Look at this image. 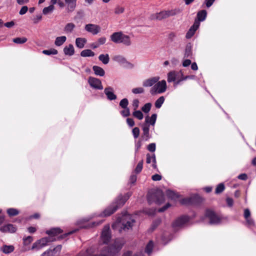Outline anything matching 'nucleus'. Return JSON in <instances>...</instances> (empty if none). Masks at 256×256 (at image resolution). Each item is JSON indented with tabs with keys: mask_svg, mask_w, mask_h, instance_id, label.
<instances>
[{
	"mask_svg": "<svg viewBox=\"0 0 256 256\" xmlns=\"http://www.w3.org/2000/svg\"><path fill=\"white\" fill-rule=\"evenodd\" d=\"M157 118V115L156 114H152L150 117L146 116L145 118V122L144 124H148L149 126H154Z\"/></svg>",
	"mask_w": 256,
	"mask_h": 256,
	"instance_id": "obj_23",
	"label": "nucleus"
},
{
	"mask_svg": "<svg viewBox=\"0 0 256 256\" xmlns=\"http://www.w3.org/2000/svg\"><path fill=\"white\" fill-rule=\"evenodd\" d=\"M122 116L124 117H127L130 116V110L129 108H124V110L120 112Z\"/></svg>",
	"mask_w": 256,
	"mask_h": 256,
	"instance_id": "obj_51",
	"label": "nucleus"
},
{
	"mask_svg": "<svg viewBox=\"0 0 256 256\" xmlns=\"http://www.w3.org/2000/svg\"><path fill=\"white\" fill-rule=\"evenodd\" d=\"M143 139L142 138H140L138 140H134V150H135V152H138L142 144V142Z\"/></svg>",
	"mask_w": 256,
	"mask_h": 256,
	"instance_id": "obj_33",
	"label": "nucleus"
},
{
	"mask_svg": "<svg viewBox=\"0 0 256 256\" xmlns=\"http://www.w3.org/2000/svg\"><path fill=\"white\" fill-rule=\"evenodd\" d=\"M164 102V98L163 96H160L155 102L154 105L156 108H160Z\"/></svg>",
	"mask_w": 256,
	"mask_h": 256,
	"instance_id": "obj_36",
	"label": "nucleus"
},
{
	"mask_svg": "<svg viewBox=\"0 0 256 256\" xmlns=\"http://www.w3.org/2000/svg\"><path fill=\"white\" fill-rule=\"evenodd\" d=\"M62 248V245H58L52 250V252H54L53 254H56V256H58L59 254L60 251L61 250Z\"/></svg>",
	"mask_w": 256,
	"mask_h": 256,
	"instance_id": "obj_56",
	"label": "nucleus"
},
{
	"mask_svg": "<svg viewBox=\"0 0 256 256\" xmlns=\"http://www.w3.org/2000/svg\"><path fill=\"white\" fill-rule=\"evenodd\" d=\"M98 59L104 64H106L109 62L110 57L108 54H101L98 56Z\"/></svg>",
	"mask_w": 256,
	"mask_h": 256,
	"instance_id": "obj_29",
	"label": "nucleus"
},
{
	"mask_svg": "<svg viewBox=\"0 0 256 256\" xmlns=\"http://www.w3.org/2000/svg\"><path fill=\"white\" fill-rule=\"evenodd\" d=\"M244 216L245 219L248 218L250 217V212L248 208L244 210Z\"/></svg>",
	"mask_w": 256,
	"mask_h": 256,
	"instance_id": "obj_61",
	"label": "nucleus"
},
{
	"mask_svg": "<svg viewBox=\"0 0 256 256\" xmlns=\"http://www.w3.org/2000/svg\"><path fill=\"white\" fill-rule=\"evenodd\" d=\"M151 106L150 103H147L142 108V110L145 113H148L150 110Z\"/></svg>",
	"mask_w": 256,
	"mask_h": 256,
	"instance_id": "obj_49",
	"label": "nucleus"
},
{
	"mask_svg": "<svg viewBox=\"0 0 256 256\" xmlns=\"http://www.w3.org/2000/svg\"><path fill=\"white\" fill-rule=\"evenodd\" d=\"M132 92L135 94H143L144 90L142 87H138L132 90Z\"/></svg>",
	"mask_w": 256,
	"mask_h": 256,
	"instance_id": "obj_43",
	"label": "nucleus"
},
{
	"mask_svg": "<svg viewBox=\"0 0 256 256\" xmlns=\"http://www.w3.org/2000/svg\"><path fill=\"white\" fill-rule=\"evenodd\" d=\"M122 256H144L142 252H138L133 254L132 251L128 250L122 254Z\"/></svg>",
	"mask_w": 256,
	"mask_h": 256,
	"instance_id": "obj_41",
	"label": "nucleus"
},
{
	"mask_svg": "<svg viewBox=\"0 0 256 256\" xmlns=\"http://www.w3.org/2000/svg\"><path fill=\"white\" fill-rule=\"evenodd\" d=\"M74 26H75L74 24L68 23L66 26L64 30L67 32H70L73 30Z\"/></svg>",
	"mask_w": 256,
	"mask_h": 256,
	"instance_id": "obj_48",
	"label": "nucleus"
},
{
	"mask_svg": "<svg viewBox=\"0 0 256 256\" xmlns=\"http://www.w3.org/2000/svg\"><path fill=\"white\" fill-rule=\"evenodd\" d=\"M148 150L150 152H154L156 150V144L155 143H151L148 145Z\"/></svg>",
	"mask_w": 256,
	"mask_h": 256,
	"instance_id": "obj_57",
	"label": "nucleus"
},
{
	"mask_svg": "<svg viewBox=\"0 0 256 256\" xmlns=\"http://www.w3.org/2000/svg\"><path fill=\"white\" fill-rule=\"evenodd\" d=\"M132 116L139 120H142L144 118L142 112L139 110H134L132 112Z\"/></svg>",
	"mask_w": 256,
	"mask_h": 256,
	"instance_id": "obj_35",
	"label": "nucleus"
},
{
	"mask_svg": "<svg viewBox=\"0 0 256 256\" xmlns=\"http://www.w3.org/2000/svg\"><path fill=\"white\" fill-rule=\"evenodd\" d=\"M160 14V16H170L174 14V13L170 11H163L161 12Z\"/></svg>",
	"mask_w": 256,
	"mask_h": 256,
	"instance_id": "obj_60",
	"label": "nucleus"
},
{
	"mask_svg": "<svg viewBox=\"0 0 256 256\" xmlns=\"http://www.w3.org/2000/svg\"><path fill=\"white\" fill-rule=\"evenodd\" d=\"M113 60L121 64H124L126 66L131 68L134 67V65L127 61L126 58L122 56L116 55L113 57Z\"/></svg>",
	"mask_w": 256,
	"mask_h": 256,
	"instance_id": "obj_11",
	"label": "nucleus"
},
{
	"mask_svg": "<svg viewBox=\"0 0 256 256\" xmlns=\"http://www.w3.org/2000/svg\"><path fill=\"white\" fill-rule=\"evenodd\" d=\"M54 252H52L51 250H48L43 252L41 256H56V254H53Z\"/></svg>",
	"mask_w": 256,
	"mask_h": 256,
	"instance_id": "obj_53",
	"label": "nucleus"
},
{
	"mask_svg": "<svg viewBox=\"0 0 256 256\" xmlns=\"http://www.w3.org/2000/svg\"><path fill=\"white\" fill-rule=\"evenodd\" d=\"M124 34L122 32H115L110 36V40L116 44H120Z\"/></svg>",
	"mask_w": 256,
	"mask_h": 256,
	"instance_id": "obj_18",
	"label": "nucleus"
},
{
	"mask_svg": "<svg viewBox=\"0 0 256 256\" xmlns=\"http://www.w3.org/2000/svg\"><path fill=\"white\" fill-rule=\"evenodd\" d=\"M28 10V8L27 6H23L21 8L20 10L19 14L20 15H23Z\"/></svg>",
	"mask_w": 256,
	"mask_h": 256,
	"instance_id": "obj_63",
	"label": "nucleus"
},
{
	"mask_svg": "<svg viewBox=\"0 0 256 256\" xmlns=\"http://www.w3.org/2000/svg\"><path fill=\"white\" fill-rule=\"evenodd\" d=\"M92 70L96 75L103 76L105 74V72L102 68L99 66H94L92 67Z\"/></svg>",
	"mask_w": 256,
	"mask_h": 256,
	"instance_id": "obj_25",
	"label": "nucleus"
},
{
	"mask_svg": "<svg viewBox=\"0 0 256 256\" xmlns=\"http://www.w3.org/2000/svg\"><path fill=\"white\" fill-rule=\"evenodd\" d=\"M128 100L126 98L122 99L120 102V106L122 108H128Z\"/></svg>",
	"mask_w": 256,
	"mask_h": 256,
	"instance_id": "obj_44",
	"label": "nucleus"
},
{
	"mask_svg": "<svg viewBox=\"0 0 256 256\" xmlns=\"http://www.w3.org/2000/svg\"><path fill=\"white\" fill-rule=\"evenodd\" d=\"M58 50L54 48H51L50 50H44L42 51V53L46 55H51V54H58Z\"/></svg>",
	"mask_w": 256,
	"mask_h": 256,
	"instance_id": "obj_45",
	"label": "nucleus"
},
{
	"mask_svg": "<svg viewBox=\"0 0 256 256\" xmlns=\"http://www.w3.org/2000/svg\"><path fill=\"white\" fill-rule=\"evenodd\" d=\"M192 46L191 43H188L185 48L184 57L191 58L192 54Z\"/></svg>",
	"mask_w": 256,
	"mask_h": 256,
	"instance_id": "obj_24",
	"label": "nucleus"
},
{
	"mask_svg": "<svg viewBox=\"0 0 256 256\" xmlns=\"http://www.w3.org/2000/svg\"><path fill=\"white\" fill-rule=\"evenodd\" d=\"M154 248V244L152 241L150 240L149 242L147 244L146 247L145 249V252L148 255H150L153 250Z\"/></svg>",
	"mask_w": 256,
	"mask_h": 256,
	"instance_id": "obj_32",
	"label": "nucleus"
},
{
	"mask_svg": "<svg viewBox=\"0 0 256 256\" xmlns=\"http://www.w3.org/2000/svg\"><path fill=\"white\" fill-rule=\"evenodd\" d=\"M156 160V158L154 154L151 155L150 154H146V162L147 164H150L152 162H155Z\"/></svg>",
	"mask_w": 256,
	"mask_h": 256,
	"instance_id": "obj_40",
	"label": "nucleus"
},
{
	"mask_svg": "<svg viewBox=\"0 0 256 256\" xmlns=\"http://www.w3.org/2000/svg\"><path fill=\"white\" fill-rule=\"evenodd\" d=\"M166 83L165 80L158 82L151 88L150 92L152 95L157 94H162L166 90Z\"/></svg>",
	"mask_w": 256,
	"mask_h": 256,
	"instance_id": "obj_6",
	"label": "nucleus"
},
{
	"mask_svg": "<svg viewBox=\"0 0 256 256\" xmlns=\"http://www.w3.org/2000/svg\"><path fill=\"white\" fill-rule=\"evenodd\" d=\"M62 230L59 228H52L49 230H47L46 233L49 236H52L53 238H55L54 236L61 234Z\"/></svg>",
	"mask_w": 256,
	"mask_h": 256,
	"instance_id": "obj_19",
	"label": "nucleus"
},
{
	"mask_svg": "<svg viewBox=\"0 0 256 256\" xmlns=\"http://www.w3.org/2000/svg\"><path fill=\"white\" fill-rule=\"evenodd\" d=\"M66 36L57 37L55 40L54 44L56 46H60L66 41Z\"/></svg>",
	"mask_w": 256,
	"mask_h": 256,
	"instance_id": "obj_31",
	"label": "nucleus"
},
{
	"mask_svg": "<svg viewBox=\"0 0 256 256\" xmlns=\"http://www.w3.org/2000/svg\"><path fill=\"white\" fill-rule=\"evenodd\" d=\"M245 220H246V225L248 227L251 228L255 226L254 221L251 217Z\"/></svg>",
	"mask_w": 256,
	"mask_h": 256,
	"instance_id": "obj_46",
	"label": "nucleus"
},
{
	"mask_svg": "<svg viewBox=\"0 0 256 256\" xmlns=\"http://www.w3.org/2000/svg\"><path fill=\"white\" fill-rule=\"evenodd\" d=\"M64 52L66 55L72 56L74 52V46L72 44H70L68 46L64 47Z\"/></svg>",
	"mask_w": 256,
	"mask_h": 256,
	"instance_id": "obj_26",
	"label": "nucleus"
},
{
	"mask_svg": "<svg viewBox=\"0 0 256 256\" xmlns=\"http://www.w3.org/2000/svg\"><path fill=\"white\" fill-rule=\"evenodd\" d=\"M224 188L225 186L224 184L222 183H220L217 186L216 188L215 193L216 194H220L224 190Z\"/></svg>",
	"mask_w": 256,
	"mask_h": 256,
	"instance_id": "obj_42",
	"label": "nucleus"
},
{
	"mask_svg": "<svg viewBox=\"0 0 256 256\" xmlns=\"http://www.w3.org/2000/svg\"><path fill=\"white\" fill-rule=\"evenodd\" d=\"M101 237L104 243H108L110 241V234L109 226H104L102 233Z\"/></svg>",
	"mask_w": 256,
	"mask_h": 256,
	"instance_id": "obj_15",
	"label": "nucleus"
},
{
	"mask_svg": "<svg viewBox=\"0 0 256 256\" xmlns=\"http://www.w3.org/2000/svg\"><path fill=\"white\" fill-rule=\"evenodd\" d=\"M85 30L92 34L95 35L98 34L100 30V28L96 24H88L85 26Z\"/></svg>",
	"mask_w": 256,
	"mask_h": 256,
	"instance_id": "obj_16",
	"label": "nucleus"
},
{
	"mask_svg": "<svg viewBox=\"0 0 256 256\" xmlns=\"http://www.w3.org/2000/svg\"><path fill=\"white\" fill-rule=\"evenodd\" d=\"M126 123L130 127H132L135 124L134 120L131 118H128L126 119Z\"/></svg>",
	"mask_w": 256,
	"mask_h": 256,
	"instance_id": "obj_62",
	"label": "nucleus"
},
{
	"mask_svg": "<svg viewBox=\"0 0 256 256\" xmlns=\"http://www.w3.org/2000/svg\"><path fill=\"white\" fill-rule=\"evenodd\" d=\"M140 130L138 128L135 127L132 130V134L135 140L138 138L140 136Z\"/></svg>",
	"mask_w": 256,
	"mask_h": 256,
	"instance_id": "obj_47",
	"label": "nucleus"
},
{
	"mask_svg": "<svg viewBox=\"0 0 256 256\" xmlns=\"http://www.w3.org/2000/svg\"><path fill=\"white\" fill-rule=\"evenodd\" d=\"M121 43L126 46H130L132 42L130 37L128 35L124 34L122 38Z\"/></svg>",
	"mask_w": 256,
	"mask_h": 256,
	"instance_id": "obj_28",
	"label": "nucleus"
},
{
	"mask_svg": "<svg viewBox=\"0 0 256 256\" xmlns=\"http://www.w3.org/2000/svg\"><path fill=\"white\" fill-rule=\"evenodd\" d=\"M16 230V228L12 224H8L2 226L0 228V230L4 232H14Z\"/></svg>",
	"mask_w": 256,
	"mask_h": 256,
	"instance_id": "obj_20",
	"label": "nucleus"
},
{
	"mask_svg": "<svg viewBox=\"0 0 256 256\" xmlns=\"http://www.w3.org/2000/svg\"><path fill=\"white\" fill-rule=\"evenodd\" d=\"M166 194L168 197L171 199H175L178 197V194L174 192L171 190H167Z\"/></svg>",
	"mask_w": 256,
	"mask_h": 256,
	"instance_id": "obj_38",
	"label": "nucleus"
},
{
	"mask_svg": "<svg viewBox=\"0 0 256 256\" xmlns=\"http://www.w3.org/2000/svg\"><path fill=\"white\" fill-rule=\"evenodd\" d=\"M124 244V242L122 239L118 238L112 244L104 247L100 254L94 256H119Z\"/></svg>",
	"mask_w": 256,
	"mask_h": 256,
	"instance_id": "obj_3",
	"label": "nucleus"
},
{
	"mask_svg": "<svg viewBox=\"0 0 256 256\" xmlns=\"http://www.w3.org/2000/svg\"><path fill=\"white\" fill-rule=\"evenodd\" d=\"M13 42L18 44H22L27 41V38L25 37L16 38L12 40Z\"/></svg>",
	"mask_w": 256,
	"mask_h": 256,
	"instance_id": "obj_39",
	"label": "nucleus"
},
{
	"mask_svg": "<svg viewBox=\"0 0 256 256\" xmlns=\"http://www.w3.org/2000/svg\"><path fill=\"white\" fill-rule=\"evenodd\" d=\"M160 80L159 76H154L145 80L142 82V86L144 87L154 86Z\"/></svg>",
	"mask_w": 256,
	"mask_h": 256,
	"instance_id": "obj_17",
	"label": "nucleus"
},
{
	"mask_svg": "<svg viewBox=\"0 0 256 256\" xmlns=\"http://www.w3.org/2000/svg\"><path fill=\"white\" fill-rule=\"evenodd\" d=\"M65 2L68 12H73L76 6V0H65Z\"/></svg>",
	"mask_w": 256,
	"mask_h": 256,
	"instance_id": "obj_21",
	"label": "nucleus"
},
{
	"mask_svg": "<svg viewBox=\"0 0 256 256\" xmlns=\"http://www.w3.org/2000/svg\"><path fill=\"white\" fill-rule=\"evenodd\" d=\"M205 216L209 220V223L210 224H219L222 220V216H218L213 211L209 210H206Z\"/></svg>",
	"mask_w": 256,
	"mask_h": 256,
	"instance_id": "obj_7",
	"label": "nucleus"
},
{
	"mask_svg": "<svg viewBox=\"0 0 256 256\" xmlns=\"http://www.w3.org/2000/svg\"><path fill=\"white\" fill-rule=\"evenodd\" d=\"M50 4H52L53 6L56 4H58L60 8H64V4L60 0H51Z\"/></svg>",
	"mask_w": 256,
	"mask_h": 256,
	"instance_id": "obj_54",
	"label": "nucleus"
},
{
	"mask_svg": "<svg viewBox=\"0 0 256 256\" xmlns=\"http://www.w3.org/2000/svg\"><path fill=\"white\" fill-rule=\"evenodd\" d=\"M135 220L132 216L128 214H124L121 217H118L116 220L112 224V228L121 232L122 230H128L131 228Z\"/></svg>",
	"mask_w": 256,
	"mask_h": 256,
	"instance_id": "obj_1",
	"label": "nucleus"
},
{
	"mask_svg": "<svg viewBox=\"0 0 256 256\" xmlns=\"http://www.w3.org/2000/svg\"><path fill=\"white\" fill-rule=\"evenodd\" d=\"M86 42V40L85 38H78L76 40V46L80 48H83Z\"/></svg>",
	"mask_w": 256,
	"mask_h": 256,
	"instance_id": "obj_27",
	"label": "nucleus"
},
{
	"mask_svg": "<svg viewBox=\"0 0 256 256\" xmlns=\"http://www.w3.org/2000/svg\"><path fill=\"white\" fill-rule=\"evenodd\" d=\"M189 217L186 216H182L178 218L172 223V226L174 228H179L183 226L189 220Z\"/></svg>",
	"mask_w": 256,
	"mask_h": 256,
	"instance_id": "obj_10",
	"label": "nucleus"
},
{
	"mask_svg": "<svg viewBox=\"0 0 256 256\" xmlns=\"http://www.w3.org/2000/svg\"><path fill=\"white\" fill-rule=\"evenodd\" d=\"M130 196L131 194L130 192L126 194L124 196H119L116 201L106 208L98 216L104 217L112 214L118 208L122 206L124 204Z\"/></svg>",
	"mask_w": 256,
	"mask_h": 256,
	"instance_id": "obj_2",
	"label": "nucleus"
},
{
	"mask_svg": "<svg viewBox=\"0 0 256 256\" xmlns=\"http://www.w3.org/2000/svg\"><path fill=\"white\" fill-rule=\"evenodd\" d=\"M54 10V6L51 4L50 6L44 8L43 10V14L44 15L50 14Z\"/></svg>",
	"mask_w": 256,
	"mask_h": 256,
	"instance_id": "obj_34",
	"label": "nucleus"
},
{
	"mask_svg": "<svg viewBox=\"0 0 256 256\" xmlns=\"http://www.w3.org/2000/svg\"><path fill=\"white\" fill-rule=\"evenodd\" d=\"M152 178L154 181H158L162 179V176L158 174H155L152 176Z\"/></svg>",
	"mask_w": 256,
	"mask_h": 256,
	"instance_id": "obj_64",
	"label": "nucleus"
},
{
	"mask_svg": "<svg viewBox=\"0 0 256 256\" xmlns=\"http://www.w3.org/2000/svg\"><path fill=\"white\" fill-rule=\"evenodd\" d=\"M6 212L8 216H16L19 214V211L14 208H8Z\"/></svg>",
	"mask_w": 256,
	"mask_h": 256,
	"instance_id": "obj_37",
	"label": "nucleus"
},
{
	"mask_svg": "<svg viewBox=\"0 0 256 256\" xmlns=\"http://www.w3.org/2000/svg\"><path fill=\"white\" fill-rule=\"evenodd\" d=\"M206 17H198V18L195 20L194 24L186 34V38H190L194 35L196 31L199 28L200 22L204 21L206 20Z\"/></svg>",
	"mask_w": 256,
	"mask_h": 256,
	"instance_id": "obj_8",
	"label": "nucleus"
},
{
	"mask_svg": "<svg viewBox=\"0 0 256 256\" xmlns=\"http://www.w3.org/2000/svg\"><path fill=\"white\" fill-rule=\"evenodd\" d=\"M182 74V70H172L168 74V82H174L180 77Z\"/></svg>",
	"mask_w": 256,
	"mask_h": 256,
	"instance_id": "obj_12",
	"label": "nucleus"
},
{
	"mask_svg": "<svg viewBox=\"0 0 256 256\" xmlns=\"http://www.w3.org/2000/svg\"><path fill=\"white\" fill-rule=\"evenodd\" d=\"M32 240V238L30 236H28L24 238V245L28 244Z\"/></svg>",
	"mask_w": 256,
	"mask_h": 256,
	"instance_id": "obj_58",
	"label": "nucleus"
},
{
	"mask_svg": "<svg viewBox=\"0 0 256 256\" xmlns=\"http://www.w3.org/2000/svg\"><path fill=\"white\" fill-rule=\"evenodd\" d=\"M124 7L120 6H117L114 10V14H121L124 12Z\"/></svg>",
	"mask_w": 256,
	"mask_h": 256,
	"instance_id": "obj_52",
	"label": "nucleus"
},
{
	"mask_svg": "<svg viewBox=\"0 0 256 256\" xmlns=\"http://www.w3.org/2000/svg\"><path fill=\"white\" fill-rule=\"evenodd\" d=\"M168 37L169 40L172 42L175 40L176 34L174 32H172L168 34Z\"/></svg>",
	"mask_w": 256,
	"mask_h": 256,
	"instance_id": "obj_59",
	"label": "nucleus"
},
{
	"mask_svg": "<svg viewBox=\"0 0 256 256\" xmlns=\"http://www.w3.org/2000/svg\"><path fill=\"white\" fill-rule=\"evenodd\" d=\"M139 100L138 99H134L132 100V106L134 108V110H137V108H138L139 106Z\"/></svg>",
	"mask_w": 256,
	"mask_h": 256,
	"instance_id": "obj_55",
	"label": "nucleus"
},
{
	"mask_svg": "<svg viewBox=\"0 0 256 256\" xmlns=\"http://www.w3.org/2000/svg\"><path fill=\"white\" fill-rule=\"evenodd\" d=\"M141 126L142 130V135L141 138L145 141H148L152 138L150 134V126L148 124H142Z\"/></svg>",
	"mask_w": 256,
	"mask_h": 256,
	"instance_id": "obj_13",
	"label": "nucleus"
},
{
	"mask_svg": "<svg viewBox=\"0 0 256 256\" xmlns=\"http://www.w3.org/2000/svg\"><path fill=\"white\" fill-rule=\"evenodd\" d=\"M94 52L89 49L83 50L80 52V56L82 57L94 56Z\"/></svg>",
	"mask_w": 256,
	"mask_h": 256,
	"instance_id": "obj_30",
	"label": "nucleus"
},
{
	"mask_svg": "<svg viewBox=\"0 0 256 256\" xmlns=\"http://www.w3.org/2000/svg\"><path fill=\"white\" fill-rule=\"evenodd\" d=\"M0 250L5 254H9L14 251V247L12 245L4 244L0 248Z\"/></svg>",
	"mask_w": 256,
	"mask_h": 256,
	"instance_id": "obj_22",
	"label": "nucleus"
},
{
	"mask_svg": "<svg viewBox=\"0 0 256 256\" xmlns=\"http://www.w3.org/2000/svg\"><path fill=\"white\" fill-rule=\"evenodd\" d=\"M104 93L106 96L108 100H114L116 99L117 96L114 94V90L111 86H107L104 90Z\"/></svg>",
	"mask_w": 256,
	"mask_h": 256,
	"instance_id": "obj_14",
	"label": "nucleus"
},
{
	"mask_svg": "<svg viewBox=\"0 0 256 256\" xmlns=\"http://www.w3.org/2000/svg\"><path fill=\"white\" fill-rule=\"evenodd\" d=\"M56 240V238L52 236L42 238L34 242L32 247V250H40L44 246H47L50 242Z\"/></svg>",
	"mask_w": 256,
	"mask_h": 256,
	"instance_id": "obj_5",
	"label": "nucleus"
},
{
	"mask_svg": "<svg viewBox=\"0 0 256 256\" xmlns=\"http://www.w3.org/2000/svg\"><path fill=\"white\" fill-rule=\"evenodd\" d=\"M164 200V196L162 191L158 190L154 192H148V201L150 204L155 202L160 204Z\"/></svg>",
	"mask_w": 256,
	"mask_h": 256,
	"instance_id": "obj_4",
	"label": "nucleus"
},
{
	"mask_svg": "<svg viewBox=\"0 0 256 256\" xmlns=\"http://www.w3.org/2000/svg\"><path fill=\"white\" fill-rule=\"evenodd\" d=\"M88 82L90 86L94 89L98 90L103 89L102 82L98 78L90 76L88 78Z\"/></svg>",
	"mask_w": 256,
	"mask_h": 256,
	"instance_id": "obj_9",
	"label": "nucleus"
},
{
	"mask_svg": "<svg viewBox=\"0 0 256 256\" xmlns=\"http://www.w3.org/2000/svg\"><path fill=\"white\" fill-rule=\"evenodd\" d=\"M142 167L143 161L141 160L138 163V165L136 166L134 170L135 172L137 174L140 173L142 171Z\"/></svg>",
	"mask_w": 256,
	"mask_h": 256,
	"instance_id": "obj_50",
	"label": "nucleus"
}]
</instances>
